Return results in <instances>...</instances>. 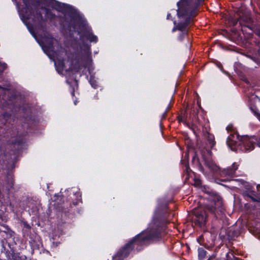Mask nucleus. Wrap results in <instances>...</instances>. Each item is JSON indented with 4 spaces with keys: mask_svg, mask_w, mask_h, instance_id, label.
<instances>
[{
    "mask_svg": "<svg viewBox=\"0 0 260 260\" xmlns=\"http://www.w3.org/2000/svg\"><path fill=\"white\" fill-rule=\"evenodd\" d=\"M74 103H75V105L76 104V101H74Z\"/></svg>",
    "mask_w": 260,
    "mask_h": 260,
    "instance_id": "obj_28",
    "label": "nucleus"
},
{
    "mask_svg": "<svg viewBox=\"0 0 260 260\" xmlns=\"http://www.w3.org/2000/svg\"><path fill=\"white\" fill-rule=\"evenodd\" d=\"M206 251H205L203 249L200 248L199 249V257L200 258H203L205 257L206 255Z\"/></svg>",
    "mask_w": 260,
    "mask_h": 260,
    "instance_id": "obj_18",
    "label": "nucleus"
},
{
    "mask_svg": "<svg viewBox=\"0 0 260 260\" xmlns=\"http://www.w3.org/2000/svg\"><path fill=\"white\" fill-rule=\"evenodd\" d=\"M84 47H85V49H84L85 54L84 56H83L82 59L84 58L85 60L84 67L85 68L88 69L89 73L90 74L91 71H92L93 70V67L92 66V60L90 56V46L87 45L84 46Z\"/></svg>",
    "mask_w": 260,
    "mask_h": 260,
    "instance_id": "obj_10",
    "label": "nucleus"
},
{
    "mask_svg": "<svg viewBox=\"0 0 260 260\" xmlns=\"http://www.w3.org/2000/svg\"><path fill=\"white\" fill-rule=\"evenodd\" d=\"M14 235V233L11 231H9L8 236L9 235L10 237H12Z\"/></svg>",
    "mask_w": 260,
    "mask_h": 260,
    "instance_id": "obj_22",
    "label": "nucleus"
},
{
    "mask_svg": "<svg viewBox=\"0 0 260 260\" xmlns=\"http://www.w3.org/2000/svg\"><path fill=\"white\" fill-rule=\"evenodd\" d=\"M0 89H3V88H2V87H0Z\"/></svg>",
    "mask_w": 260,
    "mask_h": 260,
    "instance_id": "obj_31",
    "label": "nucleus"
},
{
    "mask_svg": "<svg viewBox=\"0 0 260 260\" xmlns=\"http://www.w3.org/2000/svg\"><path fill=\"white\" fill-rule=\"evenodd\" d=\"M251 59H253L254 61H255V60L253 59V58H251Z\"/></svg>",
    "mask_w": 260,
    "mask_h": 260,
    "instance_id": "obj_32",
    "label": "nucleus"
},
{
    "mask_svg": "<svg viewBox=\"0 0 260 260\" xmlns=\"http://www.w3.org/2000/svg\"><path fill=\"white\" fill-rule=\"evenodd\" d=\"M192 220L194 224L200 227L204 226L207 221L206 210L202 207L194 209L193 211Z\"/></svg>",
    "mask_w": 260,
    "mask_h": 260,
    "instance_id": "obj_8",
    "label": "nucleus"
},
{
    "mask_svg": "<svg viewBox=\"0 0 260 260\" xmlns=\"http://www.w3.org/2000/svg\"><path fill=\"white\" fill-rule=\"evenodd\" d=\"M256 115L257 117L260 120V114L256 113Z\"/></svg>",
    "mask_w": 260,
    "mask_h": 260,
    "instance_id": "obj_25",
    "label": "nucleus"
},
{
    "mask_svg": "<svg viewBox=\"0 0 260 260\" xmlns=\"http://www.w3.org/2000/svg\"><path fill=\"white\" fill-rule=\"evenodd\" d=\"M9 260H22V258L18 254L14 253L9 258Z\"/></svg>",
    "mask_w": 260,
    "mask_h": 260,
    "instance_id": "obj_17",
    "label": "nucleus"
},
{
    "mask_svg": "<svg viewBox=\"0 0 260 260\" xmlns=\"http://www.w3.org/2000/svg\"><path fill=\"white\" fill-rule=\"evenodd\" d=\"M239 19L238 21H240V24L242 25V21L249 23L251 22V18L250 16V13L248 11L244 10L243 8H242L239 12ZM237 21H233L232 23L234 25H235L237 23Z\"/></svg>",
    "mask_w": 260,
    "mask_h": 260,
    "instance_id": "obj_11",
    "label": "nucleus"
},
{
    "mask_svg": "<svg viewBox=\"0 0 260 260\" xmlns=\"http://www.w3.org/2000/svg\"><path fill=\"white\" fill-rule=\"evenodd\" d=\"M75 89H74V90L71 92V94H72V96H74L75 95Z\"/></svg>",
    "mask_w": 260,
    "mask_h": 260,
    "instance_id": "obj_23",
    "label": "nucleus"
},
{
    "mask_svg": "<svg viewBox=\"0 0 260 260\" xmlns=\"http://www.w3.org/2000/svg\"><path fill=\"white\" fill-rule=\"evenodd\" d=\"M256 34L258 37H260V31H257Z\"/></svg>",
    "mask_w": 260,
    "mask_h": 260,
    "instance_id": "obj_26",
    "label": "nucleus"
},
{
    "mask_svg": "<svg viewBox=\"0 0 260 260\" xmlns=\"http://www.w3.org/2000/svg\"><path fill=\"white\" fill-rule=\"evenodd\" d=\"M186 171L188 172V167L186 168Z\"/></svg>",
    "mask_w": 260,
    "mask_h": 260,
    "instance_id": "obj_30",
    "label": "nucleus"
},
{
    "mask_svg": "<svg viewBox=\"0 0 260 260\" xmlns=\"http://www.w3.org/2000/svg\"><path fill=\"white\" fill-rule=\"evenodd\" d=\"M230 127V126H228L227 127V128H227V130H228V131H229V130Z\"/></svg>",
    "mask_w": 260,
    "mask_h": 260,
    "instance_id": "obj_27",
    "label": "nucleus"
},
{
    "mask_svg": "<svg viewBox=\"0 0 260 260\" xmlns=\"http://www.w3.org/2000/svg\"><path fill=\"white\" fill-rule=\"evenodd\" d=\"M207 141H206V145L207 147L206 148V151H207V153L209 155H211V151L210 150V149H212L215 144V142L214 140V136L210 134L209 133H208L206 136Z\"/></svg>",
    "mask_w": 260,
    "mask_h": 260,
    "instance_id": "obj_13",
    "label": "nucleus"
},
{
    "mask_svg": "<svg viewBox=\"0 0 260 260\" xmlns=\"http://www.w3.org/2000/svg\"><path fill=\"white\" fill-rule=\"evenodd\" d=\"M177 6L178 7L177 15L180 22L173 28L172 31H174L178 29L182 31V34L179 36V39L182 40L183 36L187 32L186 26L190 22L191 17L194 15L198 4L193 0H186L178 2Z\"/></svg>",
    "mask_w": 260,
    "mask_h": 260,
    "instance_id": "obj_4",
    "label": "nucleus"
},
{
    "mask_svg": "<svg viewBox=\"0 0 260 260\" xmlns=\"http://www.w3.org/2000/svg\"><path fill=\"white\" fill-rule=\"evenodd\" d=\"M256 188H257V190H258V185H257V186Z\"/></svg>",
    "mask_w": 260,
    "mask_h": 260,
    "instance_id": "obj_29",
    "label": "nucleus"
},
{
    "mask_svg": "<svg viewBox=\"0 0 260 260\" xmlns=\"http://www.w3.org/2000/svg\"><path fill=\"white\" fill-rule=\"evenodd\" d=\"M247 196L250 198L251 200L254 202H259L260 198H255L254 196H255V192L254 190H252L251 188H247L246 191Z\"/></svg>",
    "mask_w": 260,
    "mask_h": 260,
    "instance_id": "obj_16",
    "label": "nucleus"
},
{
    "mask_svg": "<svg viewBox=\"0 0 260 260\" xmlns=\"http://www.w3.org/2000/svg\"><path fill=\"white\" fill-rule=\"evenodd\" d=\"M7 65L5 63H2L0 62V72H2L6 68Z\"/></svg>",
    "mask_w": 260,
    "mask_h": 260,
    "instance_id": "obj_20",
    "label": "nucleus"
},
{
    "mask_svg": "<svg viewBox=\"0 0 260 260\" xmlns=\"http://www.w3.org/2000/svg\"><path fill=\"white\" fill-rule=\"evenodd\" d=\"M159 219L153 217L151 221L148 224L146 230L131 240L116 255L113 256V260H122L128 255L135 245H146L151 241L156 240L159 235Z\"/></svg>",
    "mask_w": 260,
    "mask_h": 260,
    "instance_id": "obj_2",
    "label": "nucleus"
},
{
    "mask_svg": "<svg viewBox=\"0 0 260 260\" xmlns=\"http://www.w3.org/2000/svg\"><path fill=\"white\" fill-rule=\"evenodd\" d=\"M89 82L92 87H93L94 88H96V81L94 79L93 77H92V76L90 77Z\"/></svg>",
    "mask_w": 260,
    "mask_h": 260,
    "instance_id": "obj_19",
    "label": "nucleus"
},
{
    "mask_svg": "<svg viewBox=\"0 0 260 260\" xmlns=\"http://www.w3.org/2000/svg\"><path fill=\"white\" fill-rule=\"evenodd\" d=\"M171 17V14L170 13L168 14V15H167V19H170Z\"/></svg>",
    "mask_w": 260,
    "mask_h": 260,
    "instance_id": "obj_24",
    "label": "nucleus"
},
{
    "mask_svg": "<svg viewBox=\"0 0 260 260\" xmlns=\"http://www.w3.org/2000/svg\"><path fill=\"white\" fill-rule=\"evenodd\" d=\"M203 157L204 159L205 165L208 168L209 171L203 170L202 172L208 178H211L214 175L220 176L221 177L229 176L233 177L237 169L238 165L234 163L232 168H227L221 171L219 167L210 158L206 157L205 154L202 152Z\"/></svg>",
    "mask_w": 260,
    "mask_h": 260,
    "instance_id": "obj_5",
    "label": "nucleus"
},
{
    "mask_svg": "<svg viewBox=\"0 0 260 260\" xmlns=\"http://www.w3.org/2000/svg\"><path fill=\"white\" fill-rule=\"evenodd\" d=\"M48 5L50 6L53 10L45 9V17L47 19H58L60 25H62L64 22L65 17V11L64 5H61L59 2L55 0H46Z\"/></svg>",
    "mask_w": 260,
    "mask_h": 260,
    "instance_id": "obj_6",
    "label": "nucleus"
},
{
    "mask_svg": "<svg viewBox=\"0 0 260 260\" xmlns=\"http://www.w3.org/2000/svg\"><path fill=\"white\" fill-rule=\"evenodd\" d=\"M222 205L221 202L218 199V201L215 203V207H207V209L209 211L211 212H213L215 214V215L217 216L219 212H221L222 210V208L221 207Z\"/></svg>",
    "mask_w": 260,
    "mask_h": 260,
    "instance_id": "obj_14",
    "label": "nucleus"
},
{
    "mask_svg": "<svg viewBox=\"0 0 260 260\" xmlns=\"http://www.w3.org/2000/svg\"><path fill=\"white\" fill-rule=\"evenodd\" d=\"M0 203L2 204L0 210V232H5L7 228L4 225L6 222L5 217L2 216V213L5 211H9L12 210L11 204L9 199L7 198L5 199L4 197H0Z\"/></svg>",
    "mask_w": 260,
    "mask_h": 260,
    "instance_id": "obj_7",
    "label": "nucleus"
},
{
    "mask_svg": "<svg viewBox=\"0 0 260 260\" xmlns=\"http://www.w3.org/2000/svg\"><path fill=\"white\" fill-rule=\"evenodd\" d=\"M81 60L80 58H76L72 61L70 70L75 72H78L81 69Z\"/></svg>",
    "mask_w": 260,
    "mask_h": 260,
    "instance_id": "obj_15",
    "label": "nucleus"
},
{
    "mask_svg": "<svg viewBox=\"0 0 260 260\" xmlns=\"http://www.w3.org/2000/svg\"><path fill=\"white\" fill-rule=\"evenodd\" d=\"M22 225L24 228H25L28 230H29L30 229V226L26 222H23Z\"/></svg>",
    "mask_w": 260,
    "mask_h": 260,
    "instance_id": "obj_21",
    "label": "nucleus"
},
{
    "mask_svg": "<svg viewBox=\"0 0 260 260\" xmlns=\"http://www.w3.org/2000/svg\"><path fill=\"white\" fill-rule=\"evenodd\" d=\"M242 139L236 133L231 134L228 138L227 144L234 151L242 149Z\"/></svg>",
    "mask_w": 260,
    "mask_h": 260,
    "instance_id": "obj_9",
    "label": "nucleus"
},
{
    "mask_svg": "<svg viewBox=\"0 0 260 260\" xmlns=\"http://www.w3.org/2000/svg\"><path fill=\"white\" fill-rule=\"evenodd\" d=\"M67 15L70 18L71 24L75 29H77L79 34H81V41L83 42L86 39L90 42H98L97 36L93 34L91 28L88 26L82 15L73 6L66 4V16Z\"/></svg>",
    "mask_w": 260,
    "mask_h": 260,
    "instance_id": "obj_3",
    "label": "nucleus"
},
{
    "mask_svg": "<svg viewBox=\"0 0 260 260\" xmlns=\"http://www.w3.org/2000/svg\"><path fill=\"white\" fill-rule=\"evenodd\" d=\"M208 260H209V259H208Z\"/></svg>",
    "mask_w": 260,
    "mask_h": 260,
    "instance_id": "obj_33",
    "label": "nucleus"
},
{
    "mask_svg": "<svg viewBox=\"0 0 260 260\" xmlns=\"http://www.w3.org/2000/svg\"><path fill=\"white\" fill-rule=\"evenodd\" d=\"M255 139L253 138L243 137L241 150H251L254 148Z\"/></svg>",
    "mask_w": 260,
    "mask_h": 260,
    "instance_id": "obj_12",
    "label": "nucleus"
},
{
    "mask_svg": "<svg viewBox=\"0 0 260 260\" xmlns=\"http://www.w3.org/2000/svg\"><path fill=\"white\" fill-rule=\"evenodd\" d=\"M14 1V0H12ZM17 7L20 18L28 29L35 37L44 52L52 59L57 73L62 76L64 74V49L58 42L49 35L45 36L39 40L35 35L34 27L39 26L43 21L41 13L36 11L35 14L29 0H14Z\"/></svg>",
    "mask_w": 260,
    "mask_h": 260,
    "instance_id": "obj_1",
    "label": "nucleus"
}]
</instances>
